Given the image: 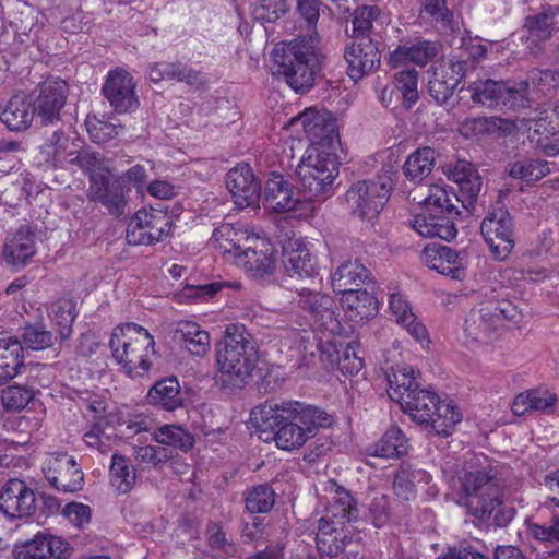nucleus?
<instances>
[{"mask_svg": "<svg viewBox=\"0 0 559 559\" xmlns=\"http://www.w3.org/2000/svg\"><path fill=\"white\" fill-rule=\"evenodd\" d=\"M411 227L421 237L450 241L456 236L454 222L449 216L420 213L411 221Z\"/></svg>", "mask_w": 559, "mask_h": 559, "instance_id": "obj_32", "label": "nucleus"}, {"mask_svg": "<svg viewBox=\"0 0 559 559\" xmlns=\"http://www.w3.org/2000/svg\"><path fill=\"white\" fill-rule=\"evenodd\" d=\"M35 109L32 103L22 97H12L7 105L0 109V121L10 131H24L28 129L34 120Z\"/></svg>", "mask_w": 559, "mask_h": 559, "instance_id": "obj_38", "label": "nucleus"}, {"mask_svg": "<svg viewBox=\"0 0 559 559\" xmlns=\"http://www.w3.org/2000/svg\"><path fill=\"white\" fill-rule=\"evenodd\" d=\"M408 449L407 439L399 427L389 428L383 437L376 443L366 448V455L379 459H396L405 454Z\"/></svg>", "mask_w": 559, "mask_h": 559, "instance_id": "obj_41", "label": "nucleus"}, {"mask_svg": "<svg viewBox=\"0 0 559 559\" xmlns=\"http://www.w3.org/2000/svg\"><path fill=\"white\" fill-rule=\"evenodd\" d=\"M74 165L88 174V181L94 175L102 176L110 174L100 154L92 152L88 148L83 150L82 146L79 148L78 159H75Z\"/></svg>", "mask_w": 559, "mask_h": 559, "instance_id": "obj_58", "label": "nucleus"}, {"mask_svg": "<svg viewBox=\"0 0 559 559\" xmlns=\"http://www.w3.org/2000/svg\"><path fill=\"white\" fill-rule=\"evenodd\" d=\"M67 90L64 81L48 82L40 86L39 95L32 106L41 123H52L59 119L60 110L66 103Z\"/></svg>", "mask_w": 559, "mask_h": 559, "instance_id": "obj_26", "label": "nucleus"}, {"mask_svg": "<svg viewBox=\"0 0 559 559\" xmlns=\"http://www.w3.org/2000/svg\"><path fill=\"white\" fill-rule=\"evenodd\" d=\"M130 188L123 183V178L102 175L92 176L87 189V198L91 202L98 203L115 216L126 215L130 200Z\"/></svg>", "mask_w": 559, "mask_h": 559, "instance_id": "obj_15", "label": "nucleus"}, {"mask_svg": "<svg viewBox=\"0 0 559 559\" xmlns=\"http://www.w3.org/2000/svg\"><path fill=\"white\" fill-rule=\"evenodd\" d=\"M401 408L413 421L430 426L441 437L450 436L462 420L461 412L451 403L441 402L430 389L420 388Z\"/></svg>", "mask_w": 559, "mask_h": 559, "instance_id": "obj_10", "label": "nucleus"}, {"mask_svg": "<svg viewBox=\"0 0 559 559\" xmlns=\"http://www.w3.org/2000/svg\"><path fill=\"white\" fill-rule=\"evenodd\" d=\"M437 153L430 146H423L414 151L403 165L404 176L415 182H421L430 175L436 164Z\"/></svg>", "mask_w": 559, "mask_h": 559, "instance_id": "obj_43", "label": "nucleus"}, {"mask_svg": "<svg viewBox=\"0 0 559 559\" xmlns=\"http://www.w3.org/2000/svg\"><path fill=\"white\" fill-rule=\"evenodd\" d=\"M275 503V493L267 485L250 489L246 496V509L250 513H267Z\"/></svg>", "mask_w": 559, "mask_h": 559, "instance_id": "obj_54", "label": "nucleus"}, {"mask_svg": "<svg viewBox=\"0 0 559 559\" xmlns=\"http://www.w3.org/2000/svg\"><path fill=\"white\" fill-rule=\"evenodd\" d=\"M288 11L285 0H252L250 13L255 21L261 23H274Z\"/></svg>", "mask_w": 559, "mask_h": 559, "instance_id": "obj_53", "label": "nucleus"}, {"mask_svg": "<svg viewBox=\"0 0 559 559\" xmlns=\"http://www.w3.org/2000/svg\"><path fill=\"white\" fill-rule=\"evenodd\" d=\"M152 436L157 443L170 445L185 452L189 451L194 443L193 436L178 425H163L155 429Z\"/></svg>", "mask_w": 559, "mask_h": 559, "instance_id": "obj_50", "label": "nucleus"}, {"mask_svg": "<svg viewBox=\"0 0 559 559\" xmlns=\"http://www.w3.org/2000/svg\"><path fill=\"white\" fill-rule=\"evenodd\" d=\"M299 190L305 199L322 202L334 194L333 182L338 174L334 154L310 148L297 166Z\"/></svg>", "mask_w": 559, "mask_h": 559, "instance_id": "obj_9", "label": "nucleus"}, {"mask_svg": "<svg viewBox=\"0 0 559 559\" xmlns=\"http://www.w3.org/2000/svg\"><path fill=\"white\" fill-rule=\"evenodd\" d=\"M292 126L300 124L308 139L316 144L330 142L336 132V122L329 114L308 109L290 119Z\"/></svg>", "mask_w": 559, "mask_h": 559, "instance_id": "obj_27", "label": "nucleus"}, {"mask_svg": "<svg viewBox=\"0 0 559 559\" xmlns=\"http://www.w3.org/2000/svg\"><path fill=\"white\" fill-rule=\"evenodd\" d=\"M391 189V180L388 177L354 182L345 195L347 209L355 217L371 221L383 209Z\"/></svg>", "mask_w": 559, "mask_h": 559, "instance_id": "obj_11", "label": "nucleus"}, {"mask_svg": "<svg viewBox=\"0 0 559 559\" xmlns=\"http://www.w3.org/2000/svg\"><path fill=\"white\" fill-rule=\"evenodd\" d=\"M420 258L423 263L429 269L453 280H463L466 275L464 258L450 247H426Z\"/></svg>", "mask_w": 559, "mask_h": 559, "instance_id": "obj_24", "label": "nucleus"}, {"mask_svg": "<svg viewBox=\"0 0 559 559\" xmlns=\"http://www.w3.org/2000/svg\"><path fill=\"white\" fill-rule=\"evenodd\" d=\"M389 309L392 316H394L396 323L403 326L415 341L421 345L429 343L426 326L417 320L408 301L401 294H390Z\"/></svg>", "mask_w": 559, "mask_h": 559, "instance_id": "obj_31", "label": "nucleus"}, {"mask_svg": "<svg viewBox=\"0 0 559 559\" xmlns=\"http://www.w3.org/2000/svg\"><path fill=\"white\" fill-rule=\"evenodd\" d=\"M135 82L131 74L122 69H115L107 75L102 92L110 106L118 114L132 112L139 107Z\"/></svg>", "mask_w": 559, "mask_h": 559, "instance_id": "obj_18", "label": "nucleus"}, {"mask_svg": "<svg viewBox=\"0 0 559 559\" xmlns=\"http://www.w3.org/2000/svg\"><path fill=\"white\" fill-rule=\"evenodd\" d=\"M513 128L510 120L498 117L466 118L460 126V132L465 138L483 134L506 135Z\"/></svg>", "mask_w": 559, "mask_h": 559, "instance_id": "obj_45", "label": "nucleus"}, {"mask_svg": "<svg viewBox=\"0 0 559 559\" xmlns=\"http://www.w3.org/2000/svg\"><path fill=\"white\" fill-rule=\"evenodd\" d=\"M189 353L202 356L210 349V335L191 321H181L176 329V336Z\"/></svg>", "mask_w": 559, "mask_h": 559, "instance_id": "obj_47", "label": "nucleus"}, {"mask_svg": "<svg viewBox=\"0 0 559 559\" xmlns=\"http://www.w3.org/2000/svg\"><path fill=\"white\" fill-rule=\"evenodd\" d=\"M452 487L459 492L457 502L479 520L488 519L501 504V478L484 455L467 461L452 478Z\"/></svg>", "mask_w": 559, "mask_h": 559, "instance_id": "obj_1", "label": "nucleus"}, {"mask_svg": "<svg viewBox=\"0 0 559 559\" xmlns=\"http://www.w3.org/2000/svg\"><path fill=\"white\" fill-rule=\"evenodd\" d=\"M322 490L325 492L329 506L325 515L319 520L317 546L322 554L337 557L345 551L346 545L352 543L345 532V525L358 520L359 509L349 491L334 480L324 483Z\"/></svg>", "mask_w": 559, "mask_h": 559, "instance_id": "obj_3", "label": "nucleus"}, {"mask_svg": "<svg viewBox=\"0 0 559 559\" xmlns=\"http://www.w3.org/2000/svg\"><path fill=\"white\" fill-rule=\"evenodd\" d=\"M298 296V305L309 312L319 329L332 335L342 332L341 322L335 314L334 301L329 295L302 288Z\"/></svg>", "mask_w": 559, "mask_h": 559, "instance_id": "obj_20", "label": "nucleus"}, {"mask_svg": "<svg viewBox=\"0 0 559 559\" xmlns=\"http://www.w3.org/2000/svg\"><path fill=\"white\" fill-rule=\"evenodd\" d=\"M347 74L354 81L368 75L380 64L381 53L377 41L371 37L353 38L344 48Z\"/></svg>", "mask_w": 559, "mask_h": 559, "instance_id": "obj_19", "label": "nucleus"}, {"mask_svg": "<svg viewBox=\"0 0 559 559\" xmlns=\"http://www.w3.org/2000/svg\"><path fill=\"white\" fill-rule=\"evenodd\" d=\"M369 280V270L357 260L350 259L341 262L331 274L333 290L342 296L359 290V286Z\"/></svg>", "mask_w": 559, "mask_h": 559, "instance_id": "obj_29", "label": "nucleus"}, {"mask_svg": "<svg viewBox=\"0 0 559 559\" xmlns=\"http://www.w3.org/2000/svg\"><path fill=\"white\" fill-rule=\"evenodd\" d=\"M150 404L160 406L166 411H174L182 404L180 384L175 377L157 381L148 391Z\"/></svg>", "mask_w": 559, "mask_h": 559, "instance_id": "obj_46", "label": "nucleus"}, {"mask_svg": "<svg viewBox=\"0 0 559 559\" xmlns=\"http://www.w3.org/2000/svg\"><path fill=\"white\" fill-rule=\"evenodd\" d=\"M81 146L79 140H71L60 131H55L40 146L41 160L53 168H66L74 165Z\"/></svg>", "mask_w": 559, "mask_h": 559, "instance_id": "obj_25", "label": "nucleus"}, {"mask_svg": "<svg viewBox=\"0 0 559 559\" xmlns=\"http://www.w3.org/2000/svg\"><path fill=\"white\" fill-rule=\"evenodd\" d=\"M414 374V368L406 365L396 366L388 374V395L401 406L420 389Z\"/></svg>", "mask_w": 559, "mask_h": 559, "instance_id": "obj_36", "label": "nucleus"}, {"mask_svg": "<svg viewBox=\"0 0 559 559\" xmlns=\"http://www.w3.org/2000/svg\"><path fill=\"white\" fill-rule=\"evenodd\" d=\"M33 396V392L22 385H10L1 391V402L7 412L22 411Z\"/></svg>", "mask_w": 559, "mask_h": 559, "instance_id": "obj_57", "label": "nucleus"}, {"mask_svg": "<svg viewBox=\"0 0 559 559\" xmlns=\"http://www.w3.org/2000/svg\"><path fill=\"white\" fill-rule=\"evenodd\" d=\"M109 347L115 361L132 379L142 378L150 371L156 354L154 337L145 328L132 322L114 329Z\"/></svg>", "mask_w": 559, "mask_h": 559, "instance_id": "obj_5", "label": "nucleus"}, {"mask_svg": "<svg viewBox=\"0 0 559 559\" xmlns=\"http://www.w3.org/2000/svg\"><path fill=\"white\" fill-rule=\"evenodd\" d=\"M388 24V17L377 5H362L352 14L353 38L379 35Z\"/></svg>", "mask_w": 559, "mask_h": 559, "instance_id": "obj_35", "label": "nucleus"}, {"mask_svg": "<svg viewBox=\"0 0 559 559\" xmlns=\"http://www.w3.org/2000/svg\"><path fill=\"white\" fill-rule=\"evenodd\" d=\"M241 240L248 241L245 233L234 228L230 224H222L214 231L210 239V246L221 251L226 261L234 263L236 253L242 251Z\"/></svg>", "mask_w": 559, "mask_h": 559, "instance_id": "obj_42", "label": "nucleus"}, {"mask_svg": "<svg viewBox=\"0 0 559 559\" xmlns=\"http://www.w3.org/2000/svg\"><path fill=\"white\" fill-rule=\"evenodd\" d=\"M43 472L47 481L58 491L72 493L83 488V472L74 457L67 453H57L49 457Z\"/></svg>", "mask_w": 559, "mask_h": 559, "instance_id": "obj_17", "label": "nucleus"}, {"mask_svg": "<svg viewBox=\"0 0 559 559\" xmlns=\"http://www.w3.org/2000/svg\"><path fill=\"white\" fill-rule=\"evenodd\" d=\"M527 33L526 46L532 53L539 51V45L559 32V7L548 5L538 13L528 15L524 22Z\"/></svg>", "mask_w": 559, "mask_h": 559, "instance_id": "obj_23", "label": "nucleus"}, {"mask_svg": "<svg viewBox=\"0 0 559 559\" xmlns=\"http://www.w3.org/2000/svg\"><path fill=\"white\" fill-rule=\"evenodd\" d=\"M133 456L140 465L156 468L170 459V452L159 445L140 444L133 447Z\"/></svg>", "mask_w": 559, "mask_h": 559, "instance_id": "obj_55", "label": "nucleus"}, {"mask_svg": "<svg viewBox=\"0 0 559 559\" xmlns=\"http://www.w3.org/2000/svg\"><path fill=\"white\" fill-rule=\"evenodd\" d=\"M336 364L342 373L350 376L357 374L364 367V361L357 355L354 343L348 344L343 349L337 357Z\"/></svg>", "mask_w": 559, "mask_h": 559, "instance_id": "obj_63", "label": "nucleus"}, {"mask_svg": "<svg viewBox=\"0 0 559 559\" xmlns=\"http://www.w3.org/2000/svg\"><path fill=\"white\" fill-rule=\"evenodd\" d=\"M259 360L253 336L242 324L226 326L216 346L217 379L224 388L241 389L252 377Z\"/></svg>", "mask_w": 559, "mask_h": 559, "instance_id": "obj_2", "label": "nucleus"}, {"mask_svg": "<svg viewBox=\"0 0 559 559\" xmlns=\"http://www.w3.org/2000/svg\"><path fill=\"white\" fill-rule=\"evenodd\" d=\"M53 319L60 326V335L62 338L69 337L72 331V323L75 319L73 307L70 301L64 300L52 307Z\"/></svg>", "mask_w": 559, "mask_h": 559, "instance_id": "obj_62", "label": "nucleus"}, {"mask_svg": "<svg viewBox=\"0 0 559 559\" xmlns=\"http://www.w3.org/2000/svg\"><path fill=\"white\" fill-rule=\"evenodd\" d=\"M480 296L485 300L472 308L464 321V336L471 346L490 344L497 338L503 320L518 323L522 318L519 307L504 298L508 294L498 293L496 287H484Z\"/></svg>", "mask_w": 559, "mask_h": 559, "instance_id": "obj_4", "label": "nucleus"}, {"mask_svg": "<svg viewBox=\"0 0 559 559\" xmlns=\"http://www.w3.org/2000/svg\"><path fill=\"white\" fill-rule=\"evenodd\" d=\"M226 187L239 207L255 206L261 195V186L251 167L240 164L231 168L226 176Z\"/></svg>", "mask_w": 559, "mask_h": 559, "instance_id": "obj_22", "label": "nucleus"}, {"mask_svg": "<svg viewBox=\"0 0 559 559\" xmlns=\"http://www.w3.org/2000/svg\"><path fill=\"white\" fill-rule=\"evenodd\" d=\"M25 346L33 350H43L53 343V335L44 325H26L22 333Z\"/></svg>", "mask_w": 559, "mask_h": 559, "instance_id": "obj_59", "label": "nucleus"}, {"mask_svg": "<svg viewBox=\"0 0 559 559\" xmlns=\"http://www.w3.org/2000/svg\"><path fill=\"white\" fill-rule=\"evenodd\" d=\"M317 33L277 45L272 51V59L278 74L297 93L313 85L314 69L318 63Z\"/></svg>", "mask_w": 559, "mask_h": 559, "instance_id": "obj_6", "label": "nucleus"}, {"mask_svg": "<svg viewBox=\"0 0 559 559\" xmlns=\"http://www.w3.org/2000/svg\"><path fill=\"white\" fill-rule=\"evenodd\" d=\"M440 45L436 41L420 40L412 46H399L389 57V63L396 68L405 62L425 66L439 53Z\"/></svg>", "mask_w": 559, "mask_h": 559, "instance_id": "obj_37", "label": "nucleus"}, {"mask_svg": "<svg viewBox=\"0 0 559 559\" xmlns=\"http://www.w3.org/2000/svg\"><path fill=\"white\" fill-rule=\"evenodd\" d=\"M234 257V264L257 280L273 275L277 266L276 252L266 239H253L252 245L245 247Z\"/></svg>", "mask_w": 559, "mask_h": 559, "instance_id": "obj_16", "label": "nucleus"}, {"mask_svg": "<svg viewBox=\"0 0 559 559\" xmlns=\"http://www.w3.org/2000/svg\"><path fill=\"white\" fill-rule=\"evenodd\" d=\"M448 179L459 186V194L450 195L441 185H431L427 193L421 198L413 197V200L419 204L440 209L448 215H459L457 205L461 203L466 210L473 209L478 194L481 190V178L477 169L467 160H457L449 165L445 171Z\"/></svg>", "mask_w": 559, "mask_h": 559, "instance_id": "obj_8", "label": "nucleus"}, {"mask_svg": "<svg viewBox=\"0 0 559 559\" xmlns=\"http://www.w3.org/2000/svg\"><path fill=\"white\" fill-rule=\"evenodd\" d=\"M294 195L293 186L284 176L272 173L264 189L265 207L277 213L295 210L299 200Z\"/></svg>", "mask_w": 559, "mask_h": 559, "instance_id": "obj_30", "label": "nucleus"}, {"mask_svg": "<svg viewBox=\"0 0 559 559\" xmlns=\"http://www.w3.org/2000/svg\"><path fill=\"white\" fill-rule=\"evenodd\" d=\"M35 234L29 226L21 227L10 235L3 247V257L13 267H23L35 254Z\"/></svg>", "mask_w": 559, "mask_h": 559, "instance_id": "obj_28", "label": "nucleus"}, {"mask_svg": "<svg viewBox=\"0 0 559 559\" xmlns=\"http://www.w3.org/2000/svg\"><path fill=\"white\" fill-rule=\"evenodd\" d=\"M48 543L46 534H37L33 539L23 543L19 550V556L28 559H46L48 558Z\"/></svg>", "mask_w": 559, "mask_h": 559, "instance_id": "obj_64", "label": "nucleus"}, {"mask_svg": "<svg viewBox=\"0 0 559 559\" xmlns=\"http://www.w3.org/2000/svg\"><path fill=\"white\" fill-rule=\"evenodd\" d=\"M250 419L261 431H274L275 427L287 420H296L301 428L313 437L319 428L333 424L332 415L318 406L298 401H266L251 411Z\"/></svg>", "mask_w": 559, "mask_h": 559, "instance_id": "obj_7", "label": "nucleus"}, {"mask_svg": "<svg viewBox=\"0 0 559 559\" xmlns=\"http://www.w3.org/2000/svg\"><path fill=\"white\" fill-rule=\"evenodd\" d=\"M205 535L209 546L216 552L225 556H235L236 546L226 537L222 526L216 523H209Z\"/></svg>", "mask_w": 559, "mask_h": 559, "instance_id": "obj_60", "label": "nucleus"}, {"mask_svg": "<svg viewBox=\"0 0 559 559\" xmlns=\"http://www.w3.org/2000/svg\"><path fill=\"white\" fill-rule=\"evenodd\" d=\"M480 233L492 257L503 261L514 247L513 222L509 212L500 204L491 207L480 224Z\"/></svg>", "mask_w": 559, "mask_h": 559, "instance_id": "obj_13", "label": "nucleus"}, {"mask_svg": "<svg viewBox=\"0 0 559 559\" xmlns=\"http://www.w3.org/2000/svg\"><path fill=\"white\" fill-rule=\"evenodd\" d=\"M0 511L9 519H24L36 511V496L25 481L10 479L0 491Z\"/></svg>", "mask_w": 559, "mask_h": 559, "instance_id": "obj_21", "label": "nucleus"}, {"mask_svg": "<svg viewBox=\"0 0 559 559\" xmlns=\"http://www.w3.org/2000/svg\"><path fill=\"white\" fill-rule=\"evenodd\" d=\"M171 227L170 217L155 209L139 210L131 218L127 229V240L134 246H151L168 237Z\"/></svg>", "mask_w": 559, "mask_h": 559, "instance_id": "obj_14", "label": "nucleus"}, {"mask_svg": "<svg viewBox=\"0 0 559 559\" xmlns=\"http://www.w3.org/2000/svg\"><path fill=\"white\" fill-rule=\"evenodd\" d=\"M346 318L355 323L369 320L378 313V301L367 289L349 292L341 297Z\"/></svg>", "mask_w": 559, "mask_h": 559, "instance_id": "obj_34", "label": "nucleus"}, {"mask_svg": "<svg viewBox=\"0 0 559 559\" xmlns=\"http://www.w3.org/2000/svg\"><path fill=\"white\" fill-rule=\"evenodd\" d=\"M419 17L438 32L454 29V14L448 8L447 0H420Z\"/></svg>", "mask_w": 559, "mask_h": 559, "instance_id": "obj_44", "label": "nucleus"}, {"mask_svg": "<svg viewBox=\"0 0 559 559\" xmlns=\"http://www.w3.org/2000/svg\"><path fill=\"white\" fill-rule=\"evenodd\" d=\"M465 71L466 61L456 59L454 57L441 60L432 68V72H435L437 76L444 79V81H450V79L454 80L455 88L464 78Z\"/></svg>", "mask_w": 559, "mask_h": 559, "instance_id": "obj_61", "label": "nucleus"}, {"mask_svg": "<svg viewBox=\"0 0 559 559\" xmlns=\"http://www.w3.org/2000/svg\"><path fill=\"white\" fill-rule=\"evenodd\" d=\"M23 352L16 337L0 338V385L19 374L24 366Z\"/></svg>", "mask_w": 559, "mask_h": 559, "instance_id": "obj_40", "label": "nucleus"}, {"mask_svg": "<svg viewBox=\"0 0 559 559\" xmlns=\"http://www.w3.org/2000/svg\"><path fill=\"white\" fill-rule=\"evenodd\" d=\"M508 175L526 182L536 181L546 176L550 169L548 163L542 159L525 158L508 166Z\"/></svg>", "mask_w": 559, "mask_h": 559, "instance_id": "obj_52", "label": "nucleus"}, {"mask_svg": "<svg viewBox=\"0 0 559 559\" xmlns=\"http://www.w3.org/2000/svg\"><path fill=\"white\" fill-rule=\"evenodd\" d=\"M284 266L292 277L310 278L317 274V261L310 251L301 243L284 248Z\"/></svg>", "mask_w": 559, "mask_h": 559, "instance_id": "obj_39", "label": "nucleus"}, {"mask_svg": "<svg viewBox=\"0 0 559 559\" xmlns=\"http://www.w3.org/2000/svg\"><path fill=\"white\" fill-rule=\"evenodd\" d=\"M85 124L91 140L98 144H104L111 141L112 139L117 138L122 130L121 126L114 124L95 116H88L86 118Z\"/></svg>", "mask_w": 559, "mask_h": 559, "instance_id": "obj_56", "label": "nucleus"}, {"mask_svg": "<svg viewBox=\"0 0 559 559\" xmlns=\"http://www.w3.org/2000/svg\"><path fill=\"white\" fill-rule=\"evenodd\" d=\"M392 84L394 88L391 94H396L403 105L412 107L418 100V72L415 69H406L394 74Z\"/></svg>", "mask_w": 559, "mask_h": 559, "instance_id": "obj_49", "label": "nucleus"}, {"mask_svg": "<svg viewBox=\"0 0 559 559\" xmlns=\"http://www.w3.org/2000/svg\"><path fill=\"white\" fill-rule=\"evenodd\" d=\"M136 474L133 465L121 454L115 453L111 457L110 481L120 495L128 493L135 485Z\"/></svg>", "mask_w": 559, "mask_h": 559, "instance_id": "obj_48", "label": "nucleus"}, {"mask_svg": "<svg viewBox=\"0 0 559 559\" xmlns=\"http://www.w3.org/2000/svg\"><path fill=\"white\" fill-rule=\"evenodd\" d=\"M274 435L276 445L286 451L300 448L310 436L301 428L296 420H287L275 427Z\"/></svg>", "mask_w": 559, "mask_h": 559, "instance_id": "obj_51", "label": "nucleus"}, {"mask_svg": "<svg viewBox=\"0 0 559 559\" xmlns=\"http://www.w3.org/2000/svg\"><path fill=\"white\" fill-rule=\"evenodd\" d=\"M528 83L523 81L513 86L493 80L473 82L468 90L474 103L491 108L516 109L528 106Z\"/></svg>", "mask_w": 559, "mask_h": 559, "instance_id": "obj_12", "label": "nucleus"}, {"mask_svg": "<svg viewBox=\"0 0 559 559\" xmlns=\"http://www.w3.org/2000/svg\"><path fill=\"white\" fill-rule=\"evenodd\" d=\"M557 402L555 393L546 388H537L516 395L511 408L516 416H523L530 412L550 414L555 412Z\"/></svg>", "mask_w": 559, "mask_h": 559, "instance_id": "obj_33", "label": "nucleus"}]
</instances>
